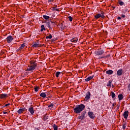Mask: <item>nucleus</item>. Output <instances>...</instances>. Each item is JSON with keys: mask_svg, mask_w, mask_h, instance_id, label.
Returning <instances> with one entry per match:
<instances>
[{"mask_svg": "<svg viewBox=\"0 0 130 130\" xmlns=\"http://www.w3.org/2000/svg\"><path fill=\"white\" fill-rule=\"evenodd\" d=\"M36 130H39V129H38V128H37V129H36Z\"/></svg>", "mask_w": 130, "mask_h": 130, "instance_id": "42", "label": "nucleus"}, {"mask_svg": "<svg viewBox=\"0 0 130 130\" xmlns=\"http://www.w3.org/2000/svg\"><path fill=\"white\" fill-rule=\"evenodd\" d=\"M111 97H112V98H115V93H114V92H111Z\"/></svg>", "mask_w": 130, "mask_h": 130, "instance_id": "25", "label": "nucleus"}, {"mask_svg": "<svg viewBox=\"0 0 130 130\" xmlns=\"http://www.w3.org/2000/svg\"><path fill=\"white\" fill-rule=\"evenodd\" d=\"M40 96H41V97H42V98H45L46 97V93H45V92H42Z\"/></svg>", "mask_w": 130, "mask_h": 130, "instance_id": "17", "label": "nucleus"}, {"mask_svg": "<svg viewBox=\"0 0 130 130\" xmlns=\"http://www.w3.org/2000/svg\"><path fill=\"white\" fill-rule=\"evenodd\" d=\"M53 127L54 128V130H57L58 129V126L57 125H56V124H54L53 125Z\"/></svg>", "mask_w": 130, "mask_h": 130, "instance_id": "22", "label": "nucleus"}, {"mask_svg": "<svg viewBox=\"0 0 130 130\" xmlns=\"http://www.w3.org/2000/svg\"><path fill=\"white\" fill-rule=\"evenodd\" d=\"M84 117H85V115H83L78 116V119H80L81 120H83Z\"/></svg>", "mask_w": 130, "mask_h": 130, "instance_id": "20", "label": "nucleus"}, {"mask_svg": "<svg viewBox=\"0 0 130 130\" xmlns=\"http://www.w3.org/2000/svg\"><path fill=\"white\" fill-rule=\"evenodd\" d=\"M128 90L130 91V83L127 86Z\"/></svg>", "mask_w": 130, "mask_h": 130, "instance_id": "34", "label": "nucleus"}, {"mask_svg": "<svg viewBox=\"0 0 130 130\" xmlns=\"http://www.w3.org/2000/svg\"><path fill=\"white\" fill-rule=\"evenodd\" d=\"M43 18L45 19V20H48V19H49V16L47 15H44Z\"/></svg>", "mask_w": 130, "mask_h": 130, "instance_id": "29", "label": "nucleus"}, {"mask_svg": "<svg viewBox=\"0 0 130 130\" xmlns=\"http://www.w3.org/2000/svg\"><path fill=\"white\" fill-rule=\"evenodd\" d=\"M90 98H91V93H90V92H88L86 94L85 99H86V100H89V99H90Z\"/></svg>", "mask_w": 130, "mask_h": 130, "instance_id": "9", "label": "nucleus"}, {"mask_svg": "<svg viewBox=\"0 0 130 130\" xmlns=\"http://www.w3.org/2000/svg\"><path fill=\"white\" fill-rule=\"evenodd\" d=\"M118 97L119 101H120L121 100H122V99H123V95H122V94H119Z\"/></svg>", "mask_w": 130, "mask_h": 130, "instance_id": "18", "label": "nucleus"}, {"mask_svg": "<svg viewBox=\"0 0 130 130\" xmlns=\"http://www.w3.org/2000/svg\"><path fill=\"white\" fill-rule=\"evenodd\" d=\"M32 47H41L42 46V45L39 44V43H35L34 44L32 45Z\"/></svg>", "mask_w": 130, "mask_h": 130, "instance_id": "11", "label": "nucleus"}, {"mask_svg": "<svg viewBox=\"0 0 130 130\" xmlns=\"http://www.w3.org/2000/svg\"><path fill=\"white\" fill-rule=\"evenodd\" d=\"M122 18H125V15L122 14L121 15Z\"/></svg>", "mask_w": 130, "mask_h": 130, "instance_id": "36", "label": "nucleus"}, {"mask_svg": "<svg viewBox=\"0 0 130 130\" xmlns=\"http://www.w3.org/2000/svg\"><path fill=\"white\" fill-rule=\"evenodd\" d=\"M68 18L69 21H70V22H72L73 21V17H72V16H69Z\"/></svg>", "mask_w": 130, "mask_h": 130, "instance_id": "32", "label": "nucleus"}, {"mask_svg": "<svg viewBox=\"0 0 130 130\" xmlns=\"http://www.w3.org/2000/svg\"><path fill=\"white\" fill-rule=\"evenodd\" d=\"M116 105V104L113 103V105H112L113 108V107H114V106H115Z\"/></svg>", "mask_w": 130, "mask_h": 130, "instance_id": "37", "label": "nucleus"}, {"mask_svg": "<svg viewBox=\"0 0 130 130\" xmlns=\"http://www.w3.org/2000/svg\"><path fill=\"white\" fill-rule=\"evenodd\" d=\"M85 109V105L80 104L77 105L75 108L73 109L74 112L79 114L82 112Z\"/></svg>", "mask_w": 130, "mask_h": 130, "instance_id": "1", "label": "nucleus"}, {"mask_svg": "<svg viewBox=\"0 0 130 130\" xmlns=\"http://www.w3.org/2000/svg\"><path fill=\"white\" fill-rule=\"evenodd\" d=\"M106 73L107 75H112L113 74V71L112 70H108L106 72Z\"/></svg>", "mask_w": 130, "mask_h": 130, "instance_id": "16", "label": "nucleus"}, {"mask_svg": "<svg viewBox=\"0 0 130 130\" xmlns=\"http://www.w3.org/2000/svg\"><path fill=\"white\" fill-rule=\"evenodd\" d=\"M37 67V63H36V61L35 60H32L30 61V64L28 66L27 70L29 72H33L36 69Z\"/></svg>", "mask_w": 130, "mask_h": 130, "instance_id": "2", "label": "nucleus"}, {"mask_svg": "<svg viewBox=\"0 0 130 130\" xmlns=\"http://www.w3.org/2000/svg\"><path fill=\"white\" fill-rule=\"evenodd\" d=\"M104 53V51H103V50H99L96 52H95V54H96V55H101Z\"/></svg>", "mask_w": 130, "mask_h": 130, "instance_id": "8", "label": "nucleus"}, {"mask_svg": "<svg viewBox=\"0 0 130 130\" xmlns=\"http://www.w3.org/2000/svg\"><path fill=\"white\" fill-rule=\"evenodd\" d=\"M123 73V71L122 69H120L117 71V76H121V75H122Z\"/></svg>", "mask_w": 130, "mask_h": 130, "instance_id": "12", "label": "nucleus"}, {"mask_svg": "<svg viewBox=\"0 0 130 130\" xmlns=\"http://www.w3.org/2000/svg\"><path fill=\"white\" fill-rule=\"evenodd\" d=\"M39 89V87L38 86H37L35 88V92H38Z\"/></svg>", "mask_w": 130, "mask_h": 130, "instance_id": "31", "label": "nucleus"}, {"mask_svg": "<svg viewBox=\"0 0 130 130\" xmlns=\"http://www.w3.org/2000/svg\"><path fill=\"white\" fill-rule=\"evenodd\" d=\"M92 79H93V77L89 76L88 78H87L86 79H85V81H86V82H89V81L92 80Z\"/></svg>", "mask_w": 130, "mask_h": 130, "instance_id": "19", "label": "nucleus"}, {"mask_svg": "<svg viewBox=\"0 0 130 130\" xmlns=\"http://www.w3.org/2000/svg\"><path fill=\"white\" fill-rule=\"evenodd\" d=\"M59 75H60V72H57L56 73L55 76L56 77V78H58V77H59Z\"/></svg>", "mask_w": 130, "mask_h": 130, "instance_id": "27", "label": "nucleus"}, {"mask_svg": "<svg viewBox=\"0 0 130 130\" xmlns=\"http://www.w3.org/2000/svg\"><path fill=\"white\" fill-rule=\"evenodd\" d=\"M41 31L42 32V31H43V30H45V28L44 27V25H42L41 26Z\"/></svg>", "mask_w": 130, "mask_h": 130, "instance_id": "26", "label": "nucleus"}, {"mask_svg": "<svg viewBox=\"0 0 130 130\" xmlns=\"http://www.w3.org/2000/svg\"><path fill=\"white\" fill-rule=\"evenodd\" d=\"M88 115L91 119L95 118V115H94V113L92 112H88Z\"/></svg>", "mask_w": 130, "mask_h": 130, "instance_id": "4", "label": "nucleus"}, {"mask_svg": "<svg viewBox=\"0 0 130 130\" xmlns=\"http://www.w3.org/2000/svg\"><path fill=\"white\" fill-rule=\"evenodd\" d=\"M52 2H53V0H49V3H52Z\"/></svg>", "mask_w": 130, "mask_h": 130, "instance_id": "39", "label": "nucleus"}, {"mask_svg": "<svg viewBox=\"0 0 130 130\" xmlns=\"http://www.w3.org/2000/svg\"><path fill=\"white\" fill-rule=\"evenodd\" d=\"M46 39H51V38H52V36H51V35L48 36L47 37H46Z\"/></svg>", "mask_w": 130, "mask_h": 130, "instance_id": "30", "label": "nucleus"}, {"mask_svg": "<svg viewBox=\"0 0 130 130\" xmlns=\"http://www.w3.org/2000/svg\"><path fill=\"white\" fill-rule=\"evenodd\" d=\"M118 4L119 5H120V6H123L124 5V3H123L122 1H119L118 2Z\"/></svg>", "mask_w": 130, "mask_h": 130, "instance_id": "23", "label": "nucleus"}, {"mask_svg": "<svg viewBox=\"0 0 130 130\" xmlns=\"http://www.w3.org/2000/svg\"><path fill=\"white\" fill-rule=\"evenodd\" d=\"M57 7V6H56V7H52L51 9L52 11H56V12H59V9L56 8Z\"/></svg>", "mask_w": 130, "mask_h": 130, "instance_id": "14", "label": "nucleus"}, {"mask_svg": "<svg viewBox=\"0 0 130 130\" xmlns=\"http://www.w3.org/2000/svg\"><path fill=\"white\" fill-rule=\"evenodd\" d=\"M48 107H53V105L51 104L48 106Z\"/></svg>", "mask_w": 130, "mask_h": 130, "instance_id": "35", "label": "nucleus"}, {"mask_svg": "<svg viewBox=\"0 0 130 130\" xmlns=\"http://www.w3.org/2000/svg\"><path fill=\"white\" fill-rule=\"evenodd\" d=\"M7 113H8V112H6V111L3 112L4 114H7Z\"/></svg>", "mask_w": 130, "mask_h": 130, "instance_id": "38", "label": "nucleus"}, {"mask_svg": "<svg viewBox=\"0 0 130 130\" xmlns=\"http://www.w3.org/2000/svg\"><path fill=\"white\" fill-rule=\"evenodd\" d=\"M117 19H118V20H120V19H121V17H117Z\"/></svg>", "mask_w": 130, "mask_h": 130, "instance_id": "40", "label": "nucleus"}, {"mask_svg": "<svg viewBox=\"0 0 130 130\" xmlns=\"http://www.w3.org/2000/svg\"><path fill=\"white\" fill-rule=\"evenodd\" d=\"M9 96L7 93H2L0 94V99H6V98H8Z\"/></svg>", "mask_w": 130, "mask_h": 130, "instance_id": "6", "label": "nucleus"}, {"mask_svg": "<svg viewBox=\"0 0 130 130\" xmlns=\"http://www.w3.org/2000/svg\"><path fill=\"white\" fill-rule=\"evenodd\" d=\"M126 127V123L125 122L123 124L122 128L123 129L125 130Z\"/></svg>", "mask_w": 130, "mask_h": 130, "instance_id": "28", "label": "nucleus"}, {"mask_svg": "<svg viewBox=\"0 0 130 130\" xmlns=\"http://www.w3.org/2000/svg\"><path fill=\"white\" fill-rule=\"evenodd\" d=\"M112 83V81H109L108 83H107V87H111V83Z\"/></svg>", "mask_w": 130, "mask_h": 130, "instance_id": "24", "label": "nucleus"}, {"mask_svg": "<svg viewBox=\"0 0 130 130\" xmlns=\"http://www.w3.org/2000/svg\"><path fill=\"white\" fill-rule=\"evenodd\" d=\"M71 42L73 43H77L78 42V39L77 38H74L71 40Z\"/></svg>", "mask_w": 130, "mask_h": 130, "instance_id": "15", "label": "nucleus"}, {"mask_svg": "<svg viewBox=\"0 0 130 130\" xmlns=\"http://www.w3.org/2000/svg\"><path fill=\"white\" fill-rule=\"evenodd\" d=\"M99 18H102V19H104L105 18L104 12L103 11H102L101 14H97L94 16V19H98Z\"/></svg>", "mask_w": 130, "mask_h": 130, "instance_id": "3", "label": "nucleus"}, {"mask_svg": "<svg viewBox=\"0 0 130 130\" xmlns=\"http://www.w3.org/2000/svg\"><path fill=\"white\" fill-rule=\"evenodd\" d=\"M24 111V109H20L18 111V113L19 114H21V113H23V112Z\"/></svg>", "mask_w": 130, "mask_h": 130, "instance_id": "21", "label": "nucleus"}, {"mask_svg": "<svg viewBox=\"0 0 130 130\" xmlns=\"http://www.w3.org/2000/svg\"><path fill=\"white\" fill-rule=\"evenodd\" d=\"M48 28H50V25L49 24H48Z\"/></svg>", "mask_w": 130, "mask_h": 130, "instance_id": "41", "label": "nucleus"}, {"mask_svg": "<svg viewBox=\"0 0 130 130\" xmlns=\"http://www.w3.org/2000/svg\"><path fill=\"white\" fill-rule=\"evenodd\" d=\"M123 116L125 119H127V117H128V111H125L123 114Z\"/></svg>", "mask_w": 130, "mask_h": 130, "instance_id": "7", "label": "nucleus"}, {"mask_svg": "<svg viewBox=\"0 0 130 130\" xmlns=\"http://www.w3.org/2000/svg\"><path fill=\"white\" fill-rule=\"evenodd\" d=\"M25 46H26V43H24L22 44L21 45H20V47L18 48V50H22V49H23Z\"/></svg>", "mask_w": 130, "mask_h": 130, "instance_id": "10", "label": "nucleus"}, {"mask_svg": "<svg viewBox=\"0 0 130 130\" xmlns=\"http://www.w3.org/2000/svg\"><path fill=\"white\" fill-rule=\"evenodd\" d=\"M10 105H11V104H10V103H9V104H6V105L4 106V107H7V106H10Z\"/></svg>", "mask_w": 130, "mask_h": 130, "instance_id": "33", "label": "nucleus"}, {"mask_svg": "<svg viewBox=\"0 0 130 130\" xmlns=\"http://www.w3.org/2000/svg\"><path fill=\"white\" fill-rule=\"evenodd\" d=\"M28 110L32 115L34 114V108L33 107L29 108Z\"/></svg>", "mask_w": 130, "mask_h": 130, "instance_id": "13", "label": "nucleus"}, {"mask_svg": "<svg viewBox=\"0 0 130 130\" xmlns=\"http://www.w3.org/2000/svg\"><path fill=\"white\" fill-rule=\"evenodd\" d=\"M13 40L14 38H13V37H12V36H8L6 39L8 43H11V41H13Z\"/></svg>", "mask_w": 130, "mask_h": 130, "instance_id": "5", "label": "nucleus"}]
</instances>
